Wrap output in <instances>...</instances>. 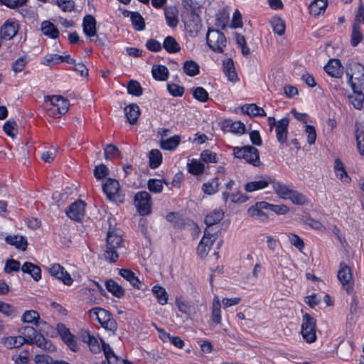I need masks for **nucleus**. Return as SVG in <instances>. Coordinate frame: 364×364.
Returning a JSON list of instances; mask_svg holds the SVG:
<instances>
[{"instance_id": "obj_1", "label": "nucleus", "mask_w": 364, "mask_h": 364, "mask_svg": "<svg viewBox=\"0 0 364 364\" xmlns=\"http://www.w3.org/2000/svg\"><path fill=\"white\" fill-rule=\"evenodd\" d=\"M123 240L117 230H110L107 232L106 250L104 253L105 259L110 262H115L119 257L122 247Z\"/></svg>"}, {"instance_id": "obj_2", "label": "nucleus", "mask_w": 364, "mask_h": 364, "mask_svg": "<svg viewBox=\"0 0 364 364\" xmlns=\"http://www.w3.org/2000/svg\"><path fill=\"white\" fill-rule=\"evenodd\" d=\"M346 75L353 91L358 92L364 87V66L360 63H349L346 69Z\"/></svg>"}, {"instance_id": "obj_3", "label": "nucleus", "mask_w": 364, "mask_h": 364, "mask_svg": "<svg viewBox=\"0 0 364 364\" xmlns=\"http://www.w3.org/2000/svg\"><path fill=\"white\" fill-rule=\"evenodd\" d=\"M90 316L97 319L106 330L110 331L112 333H114L117 330V322L108 311L100 307H95L90 311Z\"/></svg>"}, {"instance_id": "obj_4", "label": "nucleus", "mask_w": 364, "mask_h": 364, "mask_svg": "<svg viewBox=\"0 0 364 364\" xmlns=\"http://www.w3.org/2000/svg\"><path fill=\"white\" fill-rule=\"evenodd\" d=\"M233 154L235 157L243 159L254 166L257 167L260 165L259 151L254 146L248 145L242 147H235Z\"/></svg>"}, {"instance_id": "obj_5", "label": "nucleus", "mask_w": 364, "mask_h": 364, "mask_svg": "<svg viewBox=\"0 0 364 364\" xmlns=\"http://www.w3.org/2000/svg\"><path fill=\"white\" fill-rule=\"evenodd\" d=\"M206 41L209 48L217 53H223L227 46V39L223 33L215 29H208Z\"/></svg>"}, {"instance_id": "obj_6", "label": "nucleus", "mask_w": 364, "mask_h": 364, "mask_svg": "<svg viewBox=\"0 0 364 364\" xmlns=\"http://www.w3.org/2000/svg\"><path fill=\"white\" fill-rule=\"evenodd\" d=\"M301 333L304 340L309 343L316 340V320L309 314L303 316Z\"/></svg>"}, {"instance_id": "obj_7", "label": "nucleus", "mask_w": 364, "mask_h": 364, "mask_svg": "<svg viewBox=\"0 0 364 364\" xmlns=\"http://www.w3.org/2000/svg\"><path fill=\"white\" fill-rule=\"evenodd\" d=\"M343 288L350 294L354 289V280L350 267L345 262H341L337 274Z\"/></svg>"}, {"instance_id": "obj_8", "label": "nucleus", "mask_w": 364, "mask_h": 364, "mask_svg": "<svg viewBox=\"0 0 364 364\" xmlns=\"http://www.w3.org/2000/svg\"><path fill=\"white\" fill-rule=\"evenodd\" d=\"M102 191L107 198L114 202H121L120 186L117 180L109 178L102 184Z\"/></svg>"}, {"instance_id": "obj_9", "label": "nucleus", "mask_w": 364, "mask_h": 364, "mask_svg": "<svg viewBox=\"0 0 364 364\" xmlns=\"http://www.w3.org/2000/svg\"><path fill=\"white\" fill-rule=\"evenodd\" d=\"M135 206L140 215H146L151 212V196L146 191H139L134 196Z\"/></svg>"}, {"instance_id": "obj_10", "label": "nucleus", "mask_w": 364, "mask_h": 364, "mask_svg": "<svg viewBox=\"0 0 364 364\" xmlns=\"http://www.w3.org/2000/svg\"><path fill=\"white\" fill-rule=\"evenodd\" d=\"M218 235L215 234V232H213L212 229H205L203 237L197 247L198 254L200 257H204L208 255Z\"/></svg>"}, {"instance_id": "obj_11", "label": "nucleus", "mask_w": 364, "mask_h": 364, "mask_svg": "<svg viewBox=\"0 0 364 364\" xmlns=\"http://www.w3.org/2000/svg\"><path fill=\"white\" fill-rule=\"evenodd\" d=\"M48 271L52 277L62 281L67 286L71 285L73 282L70 274L59 264H51L48 267Z\"/></svg>"}, {"instance_id": "obj_12", "label": "nucleus", "mask_w": 364, "mask_h": 364, "mask_svg": "<svg viewBox=\"0 0 364 364\" xmlns=\"http://www.w3.org/2000/svg\"><path fill=\"white\" fill-rule=\"evenodd\" d=\"M85 203L82 200L73 203L67 209L66 215L73 220L80 221L85 215Z\"/></svg>"}, {"instance_id": "obj_13", "label": "nucleus", "mask_w": 364, "mask_h": 364, "mask_svg": "<svg viewBox=\"0 0 364 364\" xmlns=\"http://www.w3.org/2000/svg\"><path fill=\"white\" fill-rule=\"evenodd\" d=\"M18 29L19 26L15 19H8L1 28V38L6 40H11L17 34Z\"/></svg>"}, {"instance_id": "obj_14", "label": "nucleus", "mask_w": 364, "mask_h": 364, "mask_svg": "<svg viewBox=\"0 0 364 364\" xmlns=\"http://www.w3.org/2000/svg\"><path fill=\"white\" fill-rule=\"evenodd\" d=\"M273 182V178L267 175L259 176L257 180L248 182L245 186L247 192L264 189Z\"/></svg>"}, {"instance_id": "obj_15", "label": "nucleus", "mask_w": 364, "mask_h": 364, "mask_svg": "<svg viewBox=\"0 0 364 364\" xmlns=\"http://www.w3.org/2000/svg\"><path fill=\"white\" fill-rule=\"evenodd\" d=\"M267 205V202H257L247 210L248 215L261 221H265L268 219L267 215L264 212V210H268Z\"/></svg>"}, {"instance_id": "obj_16", "label": "nucleus", "mask_w": 364, "mask_h": 364, "mask_svg": "<svg viewBox=\"0 0 364 364\" xmlns=\"http://www.w3.org/2000/svg\"><path fill=\"white\" fill-rule=\"evenodd\" d=\"M48 99L51 105L56 107L58 114H64L68 111L70 107L69 101L61 95L48 96Z\"/></svg>"}, {"instance_id": "obj_17", "label": "nucleus", "mask_w": 364, "mask_h": 364, "mask_svg": "<svg viewBox=\"0 0 364 364\" xmlns=\"http://www.w3.org/2000/svg\"><path fill=\"white\" fill-rule=\"evenodd\" d=\"M289 123V119L287 117L281 119L277 123L275 131L277 141L280 144H284L287 141Z\"/></svg>"}, {"instance_id": "obj_18", "label": "nucleus", "mask_w": 364, "mask_h": 364, "mask_svg": "<svg viewBox=\"0 0 364 364\" xmlns=\"http://www.w3.org/2000/svg\"><path fill=\"white\" fill-rule=\"evenodd\" d=\"M325 71L331 77L339 78L343 74V68L338 59H331L324 67Z\"/></svg>"}, {"instance_id": "obj_19", "label": "nucleus", "mask_w": 364, "mask_h": 364, "mask_svg": "<svg viewBox=\"0 0 364 364\" xmlns=\"http://www.w3.org/2000/svg\"><path fill=\"white\" fill-rule=\"evenodd\" d=\"M185 26L191 37H196L202 28L198 15H191V18L185 22Z\"/></svg>"}, {"instance_id": "obj_20", "label": "nucleus", "mask_w": 364, "mask_h": 364, "mask_svg": "<svg viewBox=\"0 0 364 364\" xmlns=\"http://www.w3.org/2000/svg\"><path fill=\"white\" fill-rule=\"evenodd\" d=\"M56 329L63 340L68 343L73 350H75L76 343L74 336L70 333L69 329L63 323H58Z\"/></svg>"}, {"instance_id": "obj_21", "label": "nucleus", "mask_w": 364, "mask_h": 364, "mask_svg": "<svg viewBox=\"0 0 364 364\" xmlns=\"http://www.w3.org/2000/svg\"><path fill=\"white\" fill-rule=\"evenodd\" d=\"M223 212L220 210H214L209 213L205 218V223L207 225L205 229H212L213 232H215V234H217L218 230H216L213 225L223 219Z\"/></svg>"}, {"instance_id": "obj_22", "label": "nucleus", "mask_w": 364, "mask_h": 364, "mask_svg": "<svg viewBox=\"0 0 364 364\" xmlns=\"http://www.w3.org/2000/svg\"><path fill=\"white\" fill-rule=\"evenodd\" d=\"M83 31L88 37L96 36V20L92 15H86L83 18Z\"/></svg>"}, {"instance_id": "obj_23", "label": "nucleus", "mask_w": 364, "mask_h": 364, "mask_svg": "<svg viewBox=\"0 0 364 364\" xmlns=\"http://www.w3.org/2000/svg\"><path fill=\"white\" fill-rule=\"evenodd\" d=\"M164 14L166 21V23L171 28H175L178 23V11L175 6H166L164 8Z\"/></svg>"}, {"instance_id": "obj_24", "label": "nucleus", "mask_w": 364, "mask_h": 364, "mask_svg": "<svg viewBox=\"0 0 364 364\" xmlns=\"http://www.w3.org/2000/svg\"><path fill=\"white\" fill-rule=\"evenodd\" d=\"M5 240L10 245L14 246L16 248L22 251H25L27 248V240L21 235H9L6 237Z\"/></svg>"}, {"instance_id": "obj_25", "label": "nucleus", "mask_w": 364, "mask_h": 364, "mask_svg": "<svg viewBox=\"0 0 364 364\" xmlns=\"http://www.w3.org/2000/svg\"><path fill=\"white\" fill-rule=\"evenodd\" d=\"M41 30L43 35L52 39L58 38L60 34L56 26L49 21H44L41 23Z\"/></svg>"}, {"instance_id": "obj_26", "label": "nucleus", "mask_w": 364, "mask_h": 364, "mask_svg": "<svg viewBox=\"0 0 364 364\" xmlns=\"http://www.w3.org/2000/svg\"><path fill=\"white\" fill-rule=\"evenodd\" d=\"M272 185L273 189L276 194L282 199L287 200L292 191L291 188H289L284 183L280 181H276L274 178H273V182L271 183Z\"/></svg>"}, {"instance_id": "obj_27", "label": "nucleus", "mask_w": 364, "mask_h": 364, "mask_svg": "<svg viewBox=\"0 0 364 364\" xmlns=\"http://www.w3.org/2000/svg\"><path fill=\"white\" fill-rule=\"evenodd\" d=\"M124 113L129 123L134 124L139 117L140 109L136 104H131L124 108Z\"/></svg>"}, {"instance_id": "obj_28", "label": "nucleus", "mask_w": 364, "mask_h": 364, "mask_svg": "<svg viewBox=\"0 0 364 364\" xmlns=\"http://www.w3.org/2000/svg\"><path fill=\"white\" fill-rule=\"evenodd\" d=\"M175 303L178 311L188 316H190L194 312L193 305L182 297H176Z\"/></svg>"}, {"instance_id": "obj_29", "label": "nucleus", "mask_w": 364, "mask_h": 364, "mask_svg": "<svg viewBox=\"0 0 364 364\" xmlns=\"http://www.w3.org/2000/svg\"><path fill=\"white\" fill-rule=\"evenodd\" d=\"M327 5V0H314L309 5V12L314 16H319L325 12Z\"/></svg>"}, {"instance_id": "obj_30", "label": "nucleus", "mask_w": 364, "mask_h": 364, "mask_svg": "<svg viewBox=\"0 0 364 364\" xmlns=\"http://www.w3.org/2000/svg\"><path fill=\"white\" fill-rule=\"evenodd\" d=\"M21 270L24 273L29 274L36 281H38L41 278L40 267L31 262H25L21 267Z\"/></svg>"}, {"instance_id": "obj_31", "label": "nucleus", "mask_w": 364, "mask_h": 364, "mask_svg": "<svg viewBox=\"0 0 364 364\" xmlns=\"http://www.w3.org/2000/svg\"><path fill=\"white\" fill-rule=\"evenodd\" d=\"M119 274L127 280L131 285L138 289H142L141 282L134 274V273L128 269H121L119 272Z\"/></svg>"}, {"instance_id": "obj_32", "label": "nucleus", "mask_w": 364, "mask_h": 364, "mask_svg": "<svg viewBox=\"0 0 364 364\" xmlns=\"http://www.w3.org/2000/svg\"><path fill=\"white\" fill-rule=\"evenodd\" d=\"M20 336L25 340V343L33 344V340L38 333L32 326H24L19 329Z\"/></svg>"}, {"instance_id": "obj_33", "label": "nucleus", "mask_w": 364, "mask_h": 364, "mask_svg": "<svg viewBox=\"0 0 364 364\" xmlns=\"http://www.w3.org/2000/svg\"><path fill=\"white\" fill-rule=\"evenodd\" d=\"M151 73L153 77L156 80L165 81L168 77V70L165 65H153L151 69Z\"/></svg>"}, {"instance_id": "obj_34", "label": "nucleus", "mask_w": 364, "mask_h": 364, "mask_svg": "<svg viewBox=\"0 0 364 364\" xmlns=\"http://www.w3.org/2000/svg\"><path fill=\"white\" fill-rule=\"evenodd\" d=\"M181 142V136L179 135H174L166 139H161L160 146L164 150L173 151L175 150Z\"/></svg>"}, {"instance_id": "obj_35", "label": "nucleus", "mask_w": 364, "mask_h": 364, "mask_svg": "<svg viewBox=\"0 0 364 364\" xmlns=\"http://www.w3.org/2000/svg\"><path fill=\"white\" fill-rule=\"evenodd\" d=\"M223 71L230 81L234 82L237 79V75L235 69L233 60L228 58L223 61Z\"/></svg>"}, {"instance_id": "obj_36", "label": "nucleus", "mask_w": 364, "mask_h": 364, "mask_svg": "<svg viewBox=\"0 0 364 364\" xmlns=\"http://www.w3.org/2000/svg\"><path fill=\"white\" fill-rule=\"evenodd\" d=\"M105 286L107 291L117 298H122L125 294L124 289L113 279L107 280Z\"/></svg>"}, {"instance_id": "obj_37", "label": "nucleus", "mask_w": 364, "mask_h": 364, "mask_svg": "<svg viewBox=\"0 0 364 364\" xmlns=\"http://www.w3.org/2000/svg\"><path fill=\"white\" fill-rule=\"evenodd\" d=\"M21 320L24 323H34L36 326L43 323V321L40 318L39 314L34 310L26 311L21 316Z\"/></svg>"}, {"instance_id": "obj_38", "label": "nucleus", "mask_w": 364, "mask_h": 364, "mask_svg": "<svg viewBox=\"0 0 364 364\" xmlns=\"http://www.w3.org/2000/svg\"><path fill=\"white\" fill-rule=\"evenodd\" d=\"M33 343L46 351L52 352L55 349V346L50 341L44 338L41 333L37 335L35 340H33Z\"/></svg>"}, {"instance_id": "obj_39", "label": "nucleus", "mask_w": 364, "mask_h": 364, "mask_svg": "<svg viewBox=\"0 0 364 364\" xmlns=\"http://www.w3.org/2000/svg\"><path fill=\"white\" fill-rule=\"evenodd\" d=\"M2 343L7 348H18L25 343V340L20 336H9L2 338Z\"/></svg>"}, {"instance_id": "obj_40", "label": "nucleus", "mask_w": 364, "mask_h": 364, "mask_svg": "<svg viewBox=\"0 0 364 364\" xmlns=\"http://www.w3.org/2000/svg\"><path fill=\"white\" fill-rule=\"evenodd\" d=\"M151 291L154 295L156 296L159 304L161 305H165L167 304L168 296L164 287L159 285H155L152 287Z\"/></svg>"}, {"instance_id": "obj_41", "label": "nucleus", "mask_w": 364, "mask_h": 364, "mask_svg": "<svg viewBox=\"0 0 364 364\" xmlns=\"http://www.w3.org/2000/svg\"><path fill=\"white\" fill-rule=\"evenodd\" d=\"M183 70L187 75L193 77L199 73L200 66L194 60H186L183 63Z\"/></svg>"}, {"instance_id": "obj_42", "label": "nucleus", "mask_w": 364, "mask_h": 364, "mask_svg": "<svg viewBox=\"0 0 364 364\" xmlns=\"http://www.w3.org/2000/svg\"><path fill=\"white\" fill-rule=\"evenodd\" d=\"M163 48L169 53H175L181 50L179 44L172 36H167L164 39Z\"/></svg>"}, {"instance_id": "obj_43", "label": "nucleus", "mask_w": 364, "mask_h": 364, "mask_svg": "<svg viewBox=\"0 0 364 364\" xmlns=\"http://www.w3.org/2000/svg\"><path fill=\"white\" fill-rule=\"evenodd\" d=\"M220 307L221 304L219 298L215 296L213 302L211 319L217 324L221 322Z\"/></svg>"}, {"instance_id": "obj_44", "label": "nucleus", "mask_w": 364, "mask_h": 364, "mask_svg": "<svg viewBox=\"0 0 364 364\" xmlns=\"http://www.w3.org/2000/svg\"><path fill=\"white\" fill-rule=\"evenodd\" d=\"M188 171L193 175L202 174L204 171V164L198 159H192L187 164Z\"/></svg>"}, {"instance_id": "obj_45", "label": "nucleus", "mask_w": 364, "mask_h": 364, "mask_svg": "<svg viewBox=\"0 0 364 364\" xmlns=\"http://www.w3.org/2000/svg\"><path fill=\"white\" fill-rule=\"evenodd\" d=\"M219 185L218 178L215 177L210 181L205 183L202 186V190L205 194L212 195L218 191Z\"/></svg>"}, {"instance_id": "obj_46", "label": "nucleus", "mask_w": 364, "mask_h": 364, "mask_svg": "<svg viewBox=\"0 0 364 364\" xmlns=\"http://www.w3.org/2000/svg\"><path fill=\"white\" fill-rule=\"evenodd\" d=\"M287 199H289L294 204L304 205L308 203V199L301 193L292 189Z\"/></svg>"}, {"instance_id": "obj_47", "label": "nucleus", "mask_w": 364, "mask_h": 364, "mask_svg": "<svg viewBox=\"0 0 364 364\" xmlns=\"http://www.w3.org/2000/svg\"><path fill=\"white\" fill-rule=\"evenodd\" d=\"M225 123V127L229 128L230 131L232 133L242 134L245 132V124L240 121L232 122L230 120H227Z\"/></svg>"}, {"instance_id": "obj_48", "label": "nucleus", "mask_w": 364, "mask_h": 364, "mask_svg": "<svg viewBox=\"0 0 364 364\" xmlns=\"http://www.w3.org/2000/svg\"><path fill=\"white\" fill-rule=\"evenodd\" d=\"M355 136L358 151L360 155H364V130L360 129L358 124L355 126Z\"/></svg>"}, {"instance_id": "obj_49", "label": "nucleus", "mask_w": 364, "mask_h": 364, "mask_svg": "<svg viewBox=\"0 0 364 364\" xmlns=\"http://www.w3.org/2000/svg\"><path fill=\"white\" fill-rule=\"evenodd\" d=\"M149 166L151 168H156L161 164L162 155L158 149H152L149 152Z\"/></svg>"}, {"instance_id": "obj_50", "label": "nucleus", "mask_w": 364, "mask_h": 364, "mask_svg": "<svg viewBox=\"0 0 364 364\" xmlns=\"http://www.w3.org/2000/svg\"><path fill=\"white\" fill-rule=\"evenodd\" d=\"M34 361L36 364H70L64 360H54L52 358L45 354L36 355Z\"/></svg>"}, {"instance_id": "obj_51", "label": "nucleus", "mask_w": 364, "mask_h": 364, "mask_svg": "<svg viewBox=\"0 0 364 364\" xmlns=\"http://www.w3.org/2000/svg\"><path fill=\"white\" fill-rule=\"evenodd\" d=\"M131 21L134 28L136 31H143L145 28V23L143 17L139 12L131 14Z\"/></svg>"}, {"instance_id": "obj_52", "label": "nucleus", "mask_w": 364, "mask_h": 364, "mask_svg": "<svg viewBox=\"0 0 364 364\" xmlns=\"http://www.w3.org/2000/svg\"><path fill=\"white\" fill-rule=\"evenodd\" d=\"M193 97L200 102H206L209 100L208 92L202 87H197L192 90Z\"/></svg>"}, {"instance_id": "obj_53", "label": "nucleus", "mask_w": 364, "mask_h": 364, "mask_svg": "<svg viewBox=\"0 0 364 364\" xmlns=\"http://www.w3.org/2000/svg\"><path fill=\"white\" fill-rule=\"evenodd\" d=\"M102 350L104 351L106 360L108 364H117V357L114 353L112 349L109 344L102 342Z\"/></svg>"}, {"instance_id": "obj_54", "label": "nucleus", "mask_w": 364, "mask_h": 364, "mask_svg": "<svg viewBox=\"0 0 364 364\" xmlns=\"http://www.w3.org/2000/svg\"><path fill=\"white\" fill-rule=\"evenodd\" d=\"M271 25L274 33L279 36H282L285 32V24L284 21L279 17H274L271 21Z\"/></svg>"}, {"instance_id": "obj_55", "label": "nucleus", "mask_w": 364, "mask_h": 364, "mask_svg": "<svg viewBox=\"0 0 364 364\" xmlns=\"http://www.w3.org/2000/svg\"><path fill=\"white\" fill-rule=\"evenodd\" d=\"M363 36L361 33L360 27L353 26L350 43L353 47L357 46L363 40Z\"/></svg>"}, {"instance_id": "obj_56", "label": "nucleus", "mask_w": 364, "mask_h": 364, "mask_svg": "<svg viewBox=\"0 0 364 364\" xmlns=\"http://www.w3.org/2000/svg\"><path fill=\"white\" fill-rule=\"evenodd\" d=\"M128 93L134 96H141L142 95V88L140 84L134 80H131L127 85Z\"/></svg>"}, {"instance_id": "obj_57", "label": "nucleus", "mask_w": 364, "mask_h": 364, "mask_svg": "<svg viewBox=\"0 0 364 364\" xmlns=\"http://www.w3.org/2000/svg\"><path fill=\"white\" fill-rule=\"evenodd\" d=\"M147 187L149 191L159 193L163 190L162 181L159 179L151 178L147 182Z\"/></svg>"}, {"instance_id": "obj_58", "label": "nucleus", "mask_w": 364, "mask_h": 364, "mask_svg": "<svg viewBox=\"0 0 364 364\" xmlns=\"http://www.w3.org/2000/svg\"><path fill=\"white\" fill-rule=\"evenodd\" d=\"M104 151L106 160L117 158L119 155L118 148L112 144L106 145L104 149Z\"/></svg>"}, {"instance_id": "obj_59", "label": "nucleus", "mask_w": 364, "mask_h": 364, "mask_svg": "<svg viewBox=\"0 0 364 364\" xmlns=\"http://www.w3.org/2000/svg\"><path fill=\"white\" fill-rule=\"evenodd\" d=\"M287 237L293 246L296 247L299 251L303 250L304 248V242L300 237L294 233H288Z\"/></svg>"}, {"instance_id": "obj_60", "label": "nucleus", "mask_w": 364, "mask_h": 364, "mask_svg": "<svg viewBox=\"0 0 364 364\" xmlns=\"http://www.w3.org/2000/svg\"><path fill=\"white\" fill-rule=\"evenodd\" d=\"M355 96H351V102L353 107L356 109H361L364 100V95L362 93V89H359L358 92L353 91Z\"/></svg>"}, {"instance_id": "obj_61", "label": "nucleus", "mask_w": 364, "mask_h": 364, "mask_svg": "<svg viewBox=\"0 0 364 364\" xmlns=\"http://www.w3.org/2000/svg\"><path fill=\"white\" fill-rule=\"evenodd\" d=\"M20 262L14 259H9L6 261L4 266V272L7 274H10L13 272H18L20 269Z\"/></svg>"}, {"instance_id": "obj_62", "label": "nucleus", "mask_w": 364, "mask_h": 364, "mask_svg": "<svg viewBox=\"0 0 364 364\" xmlns=\"http://www.w3.org/2000/svg\"><path fill=\"white\" fill-rule=\"evenodd\" d=\"M93 172L95 177L98 180L102 179L109 175V169L103 164L96 166Z\"/></svg>"}, {"instance_id": "obj_63", "label": "nucleus", "mask_w": 364, "mask_h": 364, "mask_svg": "<svg viewBox=\"0 0 364 364\" xmlns=\"http://www.w3.org/2000/svg\"><path fill=\"white\" fill-rule=\"evenodd\" d=\"M200 159L205 163H217V154L210 150H204L200 154Z\"/></svg>"}, {"instance_id": "obj_64", "label": "nucleus", "mask_w": 364, "mask_h": 364, "mask_svg": "<svg viewBox=\"0 0 364 364\" xmlns=\"http://www.w3.org/2000/svg\"><path fill=\"white\" fill-rule=\"evenodd\" d=\"M363 23H364V6L360 3L358 6V10L353 26H358V27H360Z\"/></svg>"}]
</instances>
